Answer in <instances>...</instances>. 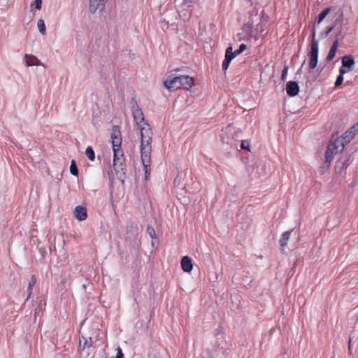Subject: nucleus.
<instances>
[{"instance_id":"obj_10","label":"nucleus","mask_w":358,"mask_h":358,"mask_svg":"<svg viewBox=\"0 0 358 358\" xmlns=\"http://www.w3.org/2000/svg\"><path fill=\"white\" fill-rule=\"evenodd\" d=\"M286 92L289 96H295L299 92V87L296 82L289 81L286 85Z\"/></svg>"},{"instance_id":"obj_25","label":"nucleus","mask_w":358,"mask_h":358,"mask_svg":"<svg viewBox=\"0 0 358 358\" xmlns=\"http://www.w3.org/2000/svg\"><path fill=\"white\" fill-rule=\"evenodd\" d=\"M358 131V124H354L350 129H349L346 132H348L347 138H350V141L354 137L356 133Z\"/></svg>"},{"instance_id":"obj_18","label":"nucleus","mask_w":358,"mask_h":358,"mask_svg":"<svg viewBox=\"0 0 358 358\" xmlns=\"http://www.w3.org/2000/svg\"><path fill=\"white\" fill-rule=\"evenodd\" d=\"M292 232V230L285 231L282 234V237L280 240L281 250L283 252L285 250V248L287 245V241L290 238L291 233Z\"/></svg>"},{"instance_id":"obj_42","label":"nucleus","mask_w":358,"mask_h":358,"mask_svg":"<svg viewBox=\"0 0 358 358\" xmlns=\"http://www.w3.org/2000/svg\"><path fill=\"white\" fill-rule=\"evenodd\" d=\"M40 252L41 253V255H43V257H44L45 249H42V248H41V249H40Z\"/></svg>"},{"instance_id":"obj_37","label":"nucleus","mask_w":358,"mask_h":358,"mask_svg":"<svg viewBox=\"0 0 358 358\" xmlns=\"http://www.w3.org/2000/svg\"><path fill=\"white\" fill-rule=\"evenodd\" d=\"M287 71H288V66H285L282 69V75H281V79L282 80H285V79L287 78Z\"/></svg>"},{"instance_id":"obj_30","label":"nucleus","mask_w":358,"mask_h":358,"mask_svg":"<svg viewBox=\"0 0 358 358\" xmlns=\"http://www.w3.org/2000/svg\"><path fill=\"white\" fill-rule=\"evenodd\" d=\"M120 136H122L120 127L117 125H114L112 128L111 138Z\"/></svg>"},{"instance_id":"obj_45","label":"nucleus","mask_w":358,"mask_h":358,"mask_svg":"<svg viewBox=\"0 0 358 358\" xmlns=\"http://www.w3.org/2000/svg\"><path fill=\"white\" fill-rule=\"evenodd\" d=\"M106 358H107V357H106Z\"/></svg>"},{"instance_id":"obj_16","label":"nucleus","mask_w":358,"mask_h":358,"mask_svg":"<svg viewBox=\"0 0 358 358\" xmlns=\"http://www.w3.org/2000/svg\"><path fill=\"white\" fill-rule=\"evenodd\" d=\"M141 161L145 169V179L148 180L150 176V157H141Z\"/></svg>"},{"instance_id":"obj_31","label":"nucleus","mask_w":358,"mask_h":358,"mask_svg":"<svg viewBox=\"0 0 358 358\" xmlns=\"http://www.w3.org/2000/svg\"><path fill=\"white\" fill-rule=\"evenodd\" d=\"M70 173L71 175L74 176H78V170L76 166V163L75 160H72L70 165Z\"/></svg>"},{"instance_id":"obj_12","label":"nucleus","mask_w":358,"mask_h":358,"mask_svg":"<svg viewBox=\"0 0 358 358\" xmlns=\"http://www.w3.org/2000/svg\"><path fill=\"white\" fill-rule=\"evenodd\" d=\"M74 217L79 221L86 220L87 217V209L85 207L78 206L74 209Z\"/></svg>"},{"instance_id":"obj_6","label":"nucleus","mask_w":358,"mask_h":358,"mask_svg":"<svg viewBox=\"0 0 358 358\" xmlns=\"http://www.w3.org/2000/svg\"><path fill=\"white\" fill-rule=\"evenodd\" d=\"M131 104L132 115L134 120L138 125V129H141L142 127H146L145 123H147L144 119V115L142 110L140 108L136 99L132 97L130 101Z\"/></svg>"},{"instance_id":"obj_8","label":"nucleus","mask_w":358,"mask_h":358,"mask_svg":"<svg viewBox=\"0 0 358 358\" xmlns=\"http://www.w3.org/2000/svg\"><path fill=\"white\" fill-rule=\"evenodd\" d=\"M107 1L108 0H90V12L91 13H95L97 10H103Z\"/></svg>"},{"instance_id":"obj_32","label":"nucleus","mask_w":358,"mask_h":358,"mask_svg":"<svg viewBox=\"0 0 358 358\" xmlns=\"http://www.w3.org/2000/svg\"><path fill=\"white\" fill-rule=\"evenodd\" d=\"M335 26L328 27L326 28L324 31L320 33V37L322 38H324L327 37V36L330 34V32L332 31V30L334 29Z\"/></svg>"},{"instance_id":"obj_22","label":"nucleus","mask_w":358,"mask_h":358,"mask_svg":"<svg viewBox=\"0 0 358 358\" xmlns=\"http://www.w3.org/2000/svg\"><path fill=\"white\" fill-rule=\"evenodd\" d=\"M36 282V278L34 275H32L31 278V280H29V284H28V287H27L28 296L26 299V301H27L29 299V297L32 293L33 287L35 285Z\"/></svg>"},{"instance_id":"obj_5","label":"nucleus","mask_w":358,"mask_h":358,"mask_svg":"<svg viewBox=\"0 0 358 358\" xmlns=\"http://www.w3.org/2000/svg\"><path fill=\"white\" fill-rule=\"evenodd\" d=\"M311 38L310 43V50L308 53L310 57V62H309V68L310 70L314 69L317 64L318 62V45L319 41L316 38V28L315 24H313L311 30V34L310 36Z\"/></svg>"},{"instance_id":"obj_36","label":"nucleus","mask_w":358,"mask_h":358,"mask_svg":"<svg viewBox=\"0 0 358 358\" xmlns=\"http://www.w3.org/2000/svg\"><path fill=\"white\" fill-rule=\"evenodd\" d=\"M249 146H250L249 141H248L247 140H243L242 141L241 144V148L243 150H249Z\"/></svg>"},{"instance_id":"obj_43","label":"nucleus","mask_w":358,"mask_h":358,"mask_svg":"<svg viewBox=\"0 0 358 358\" xmlns=\"http://www.w3.org/2000/svg\"><path fill=\"white\" fill-rule=\"evenodd\" d=\"M180 70V69H174L173 71H179Z\"/></svg>"},{"instance_id":"obj_38","label":"nucleus","mask_w":358,"mask_h":358,"mask_svg":"<svg viewBox=\"0 0 358 358\" xmlns=\"http://www.w3.org/2000/svg\"><path fill=\"white\" fill-rule=\"evenodd\" d=\"M231 62H227L226 60L224 59V61L222 62V68L224 71H226L227 70V69L229 68V64Z\"/></svg>"},{"instance_id":"obj_24","label":"nucleus","mask_w":358,"mask_h":358,"mask_svg":"<svg viewBox=\"0 0 358 358\" xmlns=\"http://www.w3.org/2000/svg\"><path fill=\"white\" fill-rule=\"evenodd\" d=\"M331 10V7L324 9L318 15L317 23L320 24Z\"/></svg>"},{"instance_id":"obj_11","label":"nucleus","mask_w":358,"mask_h":358,"mask_svg":"<svg viewBox=\"0 0 358 358\" xmlns=\"http://www.w3.org/2000/svg\"><path fill=\"white\" fill-rule=\"evenodd\" d=\"M260 7L255 6L251 11L249 12L248 20L245 24L253 25L254 23L259 20L261 21V16L259 15Z\"/></svg>"},{"instance_id":"obj_34","label":"nucleus","mask_w":358,"mask_h":358,"mask_svg":"<svg viewBox=\"0 0 358 358\" xmlns=\"http://www.w3.org/2000/svg\"><path fill=\"white\" fill-rule=\"evenodd\" d=\"M247 48V45L245 44H241V45L239 46V48L238 50H236V51L234 52V55L236 56L241 54L243 51H245Z\"/></svg>"},{"instance_id":"obj_15","label":"nucleus","mask_w":358,"mask_h":358,"mask_svg":"<svg viewBox=\"0 0 358 358\" xmlns=\"http://www.w3.org/2000/svg\"><path fill=\"white\" fill-rule=\"evenodd\" d=\"M181 266L185 272L189 273L193 269L192 259L188 256H185L181 259Z\"/></svg>"},{"instance_id":"obj_21","label":"nucleus","mask_w":358,"mask_h":358,"mask_svg":"<svg viewBox=\"0 0 358 358\" xmlns=\"http://www.w3.org/2000/svg\"><path fill=\"white\" fill-rule=\"evenodd\" d=\"M236 57L233 52L232 46H229L225 52L224 60L231 62V60Z\"/></svg>"},{"instance_id":"obj_7","label":"nucleus","mask_w":358,"mask_h":358,"mask_svg":"<svg viewBox=\"0 0 358 358\" xmlns=\"http://www.w3.org/2000/svg\"><path fill=\"white\" fill-rule=\"evenodd\" d=\"M123 157L124 153L121 149H113V168L117 174L122 172L123 175H125L126 165Z\"/></svg>"},{"instance_id":"obj_40","label":"nucleus","mask_w":358,"mask_h":358,"mask_svg":"<svg viewBox=\"0 0 358 358\" xmlns=\"http://www.w3.org/2000/svg\"><path fill=\"white\" fill-rule=\"evenodd\" d=\"M99 122V120L98 117H96L94 115H93V117H92V124L94 126H96V125H98Z\"/></svg>"},{"instance_id":"obj_1","label":"nucleus","mask_w":358,"mask_h":358,"mask_svg":"<svg viewBox=\"0 0 358 358\" xmlns=\"http://www.w3.org/2000/svg\"><path fill=\"white\" fill-rule=\"evenodd\" d=\"M194 84L192 77L186 75L169 76L164 82V87L169 91L176 90L180 88L189 90Z\"/></svg>"},{"instance_id":"obj_19","label":"nucleus","mask_w":358,"mask_h":358,"mask_svg":"<svg viewBox=\"0 0 358 358\" xmlns=\"http://www.w3.org/2000/svg\"><path fill=\"white\" fill-rule=\"evenodd\" d=\"M25 59H26V65L27 66L40 65V61L37 59L36 57H35L34 55H26Z\"/></svg>"},{"instance_id":"obj_23","label":"nucleus","mask_w":358,"mask_h":358,"mask_svg":"<svg viewBox=\"0 0 358 358\" xmlns=\"http://www.w3.org/2000/svg\"><path fill=\"white\" fill-rule=\"evenodd\" d=\"M340 159L343 161V163L345 164V167L347 169L349 164L353 161L352 155H343Z\"/></svg>"},{"instance_id":"obj_35","label":"nucleus","mask_w":358,"mask_h":358,"mask_svg":"<svg viewBox=\"0 0 358 358\" xmlns=\"http://www.w3.org/2000/svg\"><path fill=\"white\" fill-rule=\"evenodd\" d=\"M147 232L148 233V234L150 235V236L152 238H155V231L153 227H152L150 226H148L147 227Z\"/></svg>"},{"instance_id":"obj_13","label":"nucleus","mask_w":358,"mask_h":358,"mask_svg":"<svg viewBox=\"0 0 358 358\" xmlns=\"http://www.w3.org/2000/svg\"><path fill=\"white\" fill-rule=\"evenodd\" d=\"M355 65V60L352 55H345L342 57V66L340 69H345L350 71Z\"/></svg>"},{"instance_id":"obj_4","label":"nucleus","mask_w":358,"mask_h":358,"mask_svg":"<svg viewBox=\"0 0 358 358\" xmlns=\"http://www.w3.org/2000/svg\"><path fill=\"white\" fill-rule=\"evenodd\" d=\"M348 132H345L341 137L333 135L327 148L326 152L334 157L339 152H341L345 148V144L350 142V138H347Z\"/></svg>"},{"instance_id":"obj_33","label":"nucleus","mask_w":358,"mask_h":358,"mask_svg":"<svg viewBox=\"0 0 358 358\" xmlns=\"http://www.w3.org/2000/svg\"><path fill=\"white\" fill-rule=\"evenodd\" d=\"M31 6L34 7L37 10H41L42 6V0H34L31 3Z\"/></svg>"},{"instance_id":"obj_2","label":"nucleus","mask_w":358,"mask_h":358,"mask_svg":"<svg viewBox=\"0 0 358 358\" xmlns=\"http://www.w3.org/2000/svg\"><path fill=\"white\" fill-rule=\"evenodd\" d=\"M264 11H261V22L257 24L256 27L253 25H250V24H244L243 26V31L245 36L250 38H255L257 40L259 37L263 36V32L264 31V27L266 25V23L268 20V15H264Z\"/></svg>"},{"instance_id":"obj_27","label":"nucleus","mask_w":358,"mask_h":358,"mask_svg":"<svg viewBox=\"0 0 358 358\" xmlns=\"http://www.w3.org/2000/svg\"><path fill=\"white\" fill-rule=\"evenodd\" d=\"M37 27L38 29V31L42 35H45L46 34V29L44 20L42 19H39L37 22Z\"/></svg>"},{"instance_id":"obj_9","label":"nucleus","mask_w":358,"mask_h":358,"mask_svg":"<svg viewBox=\"0 0 358 358\" xmlns=\"http://www.w3.org/2000/svg\"><path fill=\"white\" fill-rule=\"evenodd\" d=\"M343 36H341V31H339L337 34H336V40L334 41V42L333 43L331 48H330V50L327 56V62H330L331 61L334 57H335L336 55V50H337V48H338V41H339V39L340 38H343Z\"/></svg>"},{"instance_id":"obj_39","label":"nucleus","mask_w":358,"mask_h":358,"mask_svg":"<svg viewBox=\"0 0 358 358\" xmlns=\"http://www.w3.org/2000/svg\"><path fill=\"white\" fill-rule=\"evenodd\" d=\"M115 358H124V355H123L120 348H117V352Z\"/></svg>"},{"instance_id":"obj_44","label":"nucleus","mask_w":358,"mask_h":358,"mask_svg":"<svg viewBox=\"0 0 358 358\" xmlns=\"http://www.w3.org/2000/svg\"><path fill=\"white\" fill-rule=\"evenodd\" d=\"M177 181V178L175 179L174 182L176 183Z\"/></svg>"},{"instance_id":"obj_41","label":"nucleus","mask_w":358,"mask_h":358,"mask_svg":"<svg viewBox=\"0 0 358 358\" xmlns=\"http://www.w3.org/2000/svg\"><path fill=\"white\" fill-rule=\"evenodd\" d=\"M348 352H349V354L351 355L352 354V349H351V338H349V342H348Z\"/></svg>"},{"instance_id":"obj_29","label":"nucleus","mask_w":358,"mask_h":358,"mask_svg":"<svg viewBox=\"0 0 358 358\" xmlns=\"http://www.w3.org/2000/svg\"><path fill=\"white\" fill-rule=\"evenodd\" d=\"M112 139V145H113V150L118 148L120 149L121 144H122V136L116 137L115 138Z\"/></svg>"},{"instance_id":"obj_28","label":"nucleus","mask_w":358,"mask_h":358,"mask_svg":"<svg viewBox=\"0 0 358 358\" xmlns=\"http://www.w3.org/2000/svg\"><path fill=\"white\" fill-rule=\"evenodd\" d=\"M85 155L90 161L95 159V153L91 146H88L85 150Z\"/></svg>"},{"instance_id":"obj_3","label":"nucleus","mask_w":358,"mask_h":358,"mask_svg":"<svg viewBox=\"0 0 358 358\" xmlns=\"http://www.w3.org/2000/svg\"><path fill=\"white\" fill-rule=\"evenodd\" d=\"M146 127L141 128V157H150L152 151V131L148 123H145Z\"/></svg>"},{"instance_id":"obj_17","label":"nucleus","mask_w":358,"mask_h":358,"mask_svg":"<svg viewBox=\"0 0 358 358\" xmlns=\"http://www.w3.org/2000/svg\"><path fill=\"white\" fill-rule=\"evenodd\" d=\"M92 345V340L91 337L87 338L82 336L79 339V346L82 350L88 348Z\"/></svg>"},{"instance_id":"obj_26","label":"nucleus","mask_w":358,"mask_h":358,"mask_svg":"<svg viewBox=\"0 0 358 358\" xmlns=\"http://www.w3.org/2000/svg\"><path fill=\"white\" fill-rule=\"evenodd\" d=\"M345 164L343 163V161H341L340 159L336 162V166H335V172L336 173L341 174L342 171L345 169Z\"/></svg>"},{"instance_id":"obj_20","label":"nucleus","mask_w":358,"mask_h":358,"mask_svg":"<svg viewBox=\"0 0 358 358\" xmlns=\"http://www.w3.org/2000/svg\"><path fill=\"white\" fill-rule=\"evenodd\" d=\"M347 72H348V70L339 69V75L338 76V77H337V78L336 80L335 87H339L340 85H342V83L343 82V80H344L343 76Z\"/></svg>"},{"instance_id":"obj_14","label":"nucleus","mask_w":358,"mask_h":358,"mask_svg":"<svg viewBox=\"0 0 358 358\" xmlns=\"http://www.w3.org/2000/svg\"><path fill=\"white\" fill-rule=\"evenodd\" d=\"M333 159L334 157L329 155V152H325V160L320 166V174H324L329 170Z\"/></svg>"}]
</instances>
